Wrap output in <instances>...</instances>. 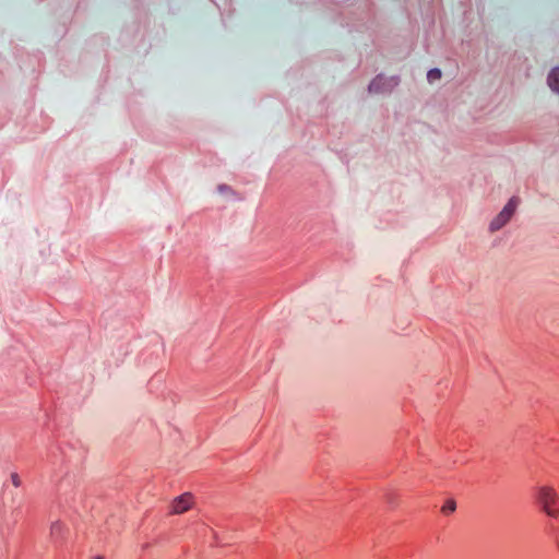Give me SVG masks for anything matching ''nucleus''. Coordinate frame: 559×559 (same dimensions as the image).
Returning <instances> with one entry per match:
<instances>
[{
  "instance_id": "obj_1",
  "label": "nucleus",
  "mask_w": 559,
  "mask_h": 559,
  "mask_svg": "<svg viewBox=\"0 0 559 559\" xmlns=\"http://www.w3.org/2000/svg\"><path fill=\"white\" fill-rule=\"evenodd\" d=\"M536 501L543 512L554 520H559V493L550 486L536 489Z\"/></svg>"
},
{
  "instance_id": "obj_2",
  "label": "nucleus",
  "mask_w": 559,
  "mask_h": 559,
  "mask_svg": "<svg viewBox=\"0 0 559 559\" xmlns=\"http://www.w3.org/2000/svg\"><path fill=\"white\" fill-rule=\"evenodd\" d=\"M520 204V198L516 195H513L507 204L503 206V209L500 211V213L493 217V219L489 224V230L491 233L500 230L502 227H504L514 215L516 207Z\"/></svg>"
},
{
  "instance_id": "obj_3",
  "label": "nucleus",
  "mask_w": 559,
  "mask_h": 559,
  "mask_svg": "<svg viewBox=\"0 0 559 559\" xmlns=\"http://www.w3.org/2000/svg\"><path fill=\"white\" fill-rule=\"evenodd\" d=\"M400 84V78L396 75L385 78L383 74H378L368 85L369 93L384 94L391 93L394 87Z\"/></svg>"
},
{
  "instance_id": "obj_4",
  "label": "nucleus",
  "mask_w": 559,
  "mask_h": 559,
  "mask_svg": "<svg viewBox=\"0 0 559 559\" xmlns=\"http://www.w3.org/2000/svg\"><path fill=\"white\" fill-rule=\"evenodd\" d=\"M192 495L186 492L179 497H177L173 502V512L174 513H183L188 511L191 507Z\"/></svg>"
},
{
  "instance_id": "obj_5",
  "label": "nucleus",
  "mask_w": 559,
  "mask_h": 559,
  "mask_svg": "<svg viewBox=\"0 0 559 559\" xmlns=\"http://www.w3.org/2000/svg\"><path fill=\"white\" fill-rule=\"evenodd\" d=\"M547 84L554 93L559 94V67L550 70L547 76Z\"/></svg>"
},
{
  "instance_id": "obj_6",
  "label": "nucleus",
  "mask_w": 559,
  "mask_h": 559,
  "mask_svg": "<svg viewBox=\"0 0 559 559\" xmlns=\"http://www.w3.org/2000/svg\"><path fill=\"white\" fill-rule=\"evenodd\" d=\"M64 526L60 521H56L50 526V535L52 539L60 540L63 538Z\"/></svg>"
},
{
  "instance_id": "obj_7",
  "label": "nucleus",
  "mask_w": 559,
  "mask_h": 559,
  "mask_svg": "<svg viewBox=\"0 0 559 559\" xmlns=\"http://www.w3.org/2000/svg\"><path fill=\"white\" fill-rule=\"evenodd\" d=\"M456 510V502L454 499H448L441 508V512L445 515L452 514Z\"/></svg>"
},
{
  "instance_id": "obj_8",
  "label": "nucleus",
  "mask_w": 559,
  "mask_h": 559,
  "mask_svg": "<svg viewBox=\"0 0 559 559\" xmlns=\"http://www.w3.org/2000/svg\"><path fill=\"white\" fill-rule=\"evenodd\" d=\"M548 531H549V535L554 538V540L557 545V548L559 550V524L550 522L548 524Z\"/></svg>"
},
{
  "instance_id": "obj_9",
  "label": "nucleus",
  "mask_w": 559,
  "mask_h": 559,
  "mask_svg": "<svg viewBox=\"0 0 559 559\" xmlns=\"http://www.w3.org/2000/svg\"><path fill=\"white\" fill-rule=\"evenodd\" d=\"M441 76H442V72H441V70H440V69H438V68H432V69H430V70L427 72V81H428L429 83H433V82H436V81L440 80V79H441Z\"/></svg>"
},
{
  "instance_id": "obj_10",
  "label": "nucleus",
  "mask_w": 559,
  "mask_h": 559,
  "mask_svg": "<svg viewBox=\"0 0 559 559\" xmlns=\"http://www.w3.org/2000/svg\"><path fill=\"white\" fill-rule=\"evenodd\" d=\"M384 499L385 502L393 508L397 504L399 493L395 491H388L384 496Z\"/></svg>"
},
{
  "instance_id": "obj_11",
  "label": "nucleus",
  "mask_w": 559,
  "mask_h": 559,
  "mask_svg": "<svg viewBox=\"0 0 559 559\" xmlns=\"http://www.w3.org/2000/svg\"><path fill=\"white\" fill-rule=\"evenodd\" d=\"M60 452L62 453V455L64 456V459L69 462L73 461L74 459L79 460L81 459L82 454L83 453H80L79 457H73V455H71L70 453H68V451L63 448L59 449Z\"/></svg>"
},
{
  "instance_id": "obj_12",
  "label": "nucleus",
  "mask_w": 559,
  "mask_h": 559,
  "mask_svg": "<svg viewBox=\"0 0 559 559\" xmlns=\"http://www.w3.org/2000/svg\"><path fill=\"white\" fill-rule=\"evenodd\" d=\"M217 190L221 193H225V192H233L234 193V190L231 189V187L226 185V183L218 185Z\"/></svg>"
},
{
  "instance_id": "obj_13",
  "label": "nucleus",
  "mask_w": 559,
  "mask_h": 559,
  "mask_svg": "<svg viewBox=\"0 0 559 559\" xmlns=\"http://www.w3.org/2000/svg\"><path fill=\"white\" fill-rule=\"evenodd\" d=\"M11 481L12 484L15 486V487H20L21 486V478L19 476L17 473H12L11 474Z\"/></svg>"
},
{
  "instance_id": "obj_14",
  "label": "nucleus",
  "mask_w": 559,
  "mask_h": 559,
  "mask_svg": "<svg viewBox=\"0 0 559 559\" xmlns=\"http://www.w3.org/2000/svg\"><path fill=\"white\" fill-rule=\"evenodd\" d=\"M94 559H104L103 556H96Z\"/></svg>"
},
{
  "instance_id": "obj_15",
  "label": "nucleus",
  "mask_w": 559,
  "mask_h": 559,
  "mask_svg": "<svg viewBox=\"0 0 559 559\" xmlns=\"http://www.w3.org/2000/svg\"><path fill=\"white\" fill-rule=\"evenodd\" d=\"M0 532H1V535L4 537V531H3V528H1V531H0Z\"/></svg>"
}]
</instances>
